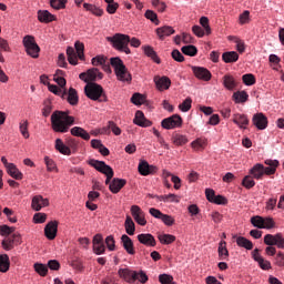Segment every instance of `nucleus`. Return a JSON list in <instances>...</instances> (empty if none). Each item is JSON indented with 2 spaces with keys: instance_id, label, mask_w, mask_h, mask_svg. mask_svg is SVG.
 <instances>
[{
  "instance_id": "26",
  "label": "nucleus",
  "mask_w": 284,
  "mask_h": 284,
  "mask_svg": "<svg viewBox=\"0 0 284 284\" xmlns=\"http://www.w3.org/2000/svg\"><path fill=\"white\" fill-rule=\"evenodd\" d=\"M64 100L68 101L70 105H79V93L77 92V89L70 88L67 90Z\"/></svg>"
},
{
  "instance_id": "60",
  "label": "nucleus",
  "mask_w": 284,
  "mask_h": 284,
  "mask_svg": "<svg viewBox=\"0 0 284 284\" xmlns=\"http://www.w3.org/2000/svg\"><path fill=\"white\" fill-rule=\"evenodd\" d=\"M200 24L204 28L205 34H212V28H210V19H207V17H202L200 19Z\"/></svg>"
},
{
  "instance_id": "59",
  "label": "nucleus",
  "mask_w": 284,
  "mask_h": 284,
  "mask_svg": "<svg viewBox=\"0 0 284 284\" xmlns=\"http://www.w3.org/2000/svg\"><path fill=\"white\" fill-rule=\"evenodd\" d=\"M144 102L145 97H143V94L141 93H134L131 98V103H133L134 105H143Z\"/></svg>"
},
{
  "instance_id": "29",
  "label": "nucleus",
  "mask_w": 284,
  "mask_h": 284,
  "mask_svg": "<svg viewBox=\"0 0 284 284\" xmlns=\"http://www.w3.org/2000/svg\"><path fill=\"white\" fill-rule=\"evenodd\" d=\"M153 199H158V201H162L163 203H180L181 199L179 195L171 193L166 195H154Z\"/></svg>"
},
{
  "instance_id": "3",
  "label": "nucleus",
  "mask_w": 284,
  "mask_h": 284,
  "mask_svg": "<svg viewBox=\"0 0 284 284\" xmlns=\"http://www.w3.org/2000/svg\"><path fill=\"white\" fill-rule=\"evenodd\" d=\"M106 41L109 43H112L113 48L115 50H119V52H124L125 54H130L132 51H130V36L123 34V33H115L113 37H108Z\"/></svg>"
},
{
  "instance_id": "63",
  "label": "nucleus",
  "mask_w": 284,
  "mask_h": 284,
  "mask_svg": "<svg viewBox=\"0 0 284 284\" xmlns=\"http://www.w3.org/2000/svg\"><path fill=\"white\" fill-rule=\"evenodd\" d=\"M14 232L13 226H8V225H0V236H10Z\"/></svg>"
},
{
  "instance_id": "51",
  "label": "nucleus",
  "mask_w": 284,
  "mask_h": 284,
  "mask_svg": "<svg viewBox=\"0 0 284 284\" xmlns=\"http://www.w3.org/2000/svg\"><path fill=\"white\" fill-rule=\"evenodd\" d=\"M242 185L246 190H252V187H254V185H256V182L254 181V178L252 175H246V176H244V179L242 181Z\"/></svg>"
},
{
  "instance_id": "43",
  "label": "nucleus",
  "mask_w": 284,
  "mask_h": 284,
  "mask_svg": "<svg viewBox=\"0 0 284 284\" xmlns=\"http://www.w3.org/2000/svg\"><path fill=\"white\" fill-rule=\"evenodd\" d=\"M158 239L162 245H172L176 241V236L172 234H160Z\"/></svg>"
},
{
  "instance_id": "7",
  "label": "nucleus",
  "mask_w": 284,
  "mask_h": 284,
  "mask_svg": "<svg viewBox=\"0 0 284 284\" xmlns=\"http://www.w3.org/2000/svg\"><path fill=\"white\" fill-rule=\"evenodd\" d=\"M89 165H91V168H94V170H97L101 174H104V176H108V174H114V170L112 169V166L105 164L103 161L90 160Z\"/></svg>"
},
{
  "instance_id": "44",
  "label": "nucleus",
  "mask_w": 284,
  "mask_h": 284,
  "mask_svg": "<svg viewBox=\"0 0 284 284\" xmlns=\"http://www.w3.org/2000/svg\"><path fill=\"white\" fill-rule=\"evenodd\" d=\"M250 99V95L245 91H237L233 93V100L235 103H245Z\"/></svg>"
},
{
  "instance_id": "35",
  "label": "nucleus",
  "mask_w": 284,
  "mask_h": 284,
  "mask_svg": "<svg viewBox=\"0 0 284 284\" xmlns=\"http://www.w3.org/2000/svg\"><path fill=\"white\" fill-rule=\"evenodd\" d=\"M124 227H125V232H126V234H129V236H134V232H136V226L134 225V221L132 220V217L130 215H128L125 219Z\"/></svg>"
},
{
  "instance_id": "5",
  "label": "nucleus",
  "mask_w": 284,
  "mask_h": 284,
  "mask_svg": "<svg viewBox=\"0 0 284 284\" xmlns=\"http://www.w3.org/2000/svg\"><path fill=\"white\" fill-rule=\"evenodd\" d=\"M84 94L88 99H91V101H99L103 97V87L94 82H89L84 87Z\"/></svg>"
},
{
  "instance_id": "58",
  "label": "nucleus",
  "mask_w": 284,
  "mask_h": 284,
  "mask_svg": "<svg viewBox=\"0 0 284 284\" xmlns=\"http://www.w3.org/2000/svg\"><path fill=\"white\" fill-rule=\"evenodd\" d=\"M244 85H254L256 83V78L252 73H246L242 77Z\"/></svg>"
},
{
  "instance_id": "54",
  "label": "nucleus",
  "mask_w": 284,
  "mask_h": 284,
  "mask_svg": "<svg viewBox=\"0 0 284 284\" xmlns=\"http://www.w3.org/2000/svg\"><path fill=\"white\" fill-rule=\"evenodd\" d=\"M144 17H145V19H149V21H151L155 26H159L160 21H159V16H156V12H154L152 10H146L144 13Z\"/></svg>"
},
{
  "instance_id": "46",
  "label": "nucleus",
  "mask_w": 284,
  "mask_h": 284,
  "mask_svg": "<svg viewBox=\"0 0 284 284\" xmlns=\"http://www.w3.org/2000/svg\"><path fill=\"white\" fill-rule=\"evenodd\" d=\"M181 50L186 57H196V54H199V49L192 44L184 45Z\"/></svg>"
},
{
  "instance_id": "39",
  "label": "nucleus",
  "mask_w": 284,
  "mask_h": 284,
  "mask_svg": "<svg viewBox=\"0 0 284 284\" xmlns=\"http://www.w3.org/2000/svg\"><path fill=\"white\" fill-rule=\"evenodd\" d=\"M223 85L226 88V90H234L236 88V80H234V77L226 74L223 77Z\"/></svg>"
},
{
  "instance_id": "38",
  "label": "nucleus",
  "mask_w": 284,
  "mask_h": 284,
  "mask_svg": "<svg viewBox=\"0 0 284 284\" xmlns=\"http://www.w3.org/2000/svg\"><path fill=\"white\" fill-rule=\"evenodd\" d=\"M236 244L239 245V247H244V250H253L254 248V243H252V241H250L243 236H239L236 239Z\"/></svg>"
},
{
  "instance_id": "33",
  "label": "nucleus",
  "mask_w": 284,
  "mask_h": 284,
  "mask_svg": "<svg viewBox=\"0 0 284 284\" xmlns=\"http://www.w3.org/2000/svg\"><path fill=\"white\" fill-rule=\"evenodd\" d=\"M253 179H256L260 181V179H263L264 173H263V164L257 163L255 164L248 172Z\"/></svg>"
},
{
  "instance_id": "50",
  "label": "nucleus",
  "mask_w": 284,
  "mask_h": 284,
  "mask_svg": "<svg viewBox=\"0 0 284 284\" xmlns=\"http://www.w3.org/2000/svg\"><path fill=\"white\" fill-rule=\"evenodd\" d=\"M205 145H207V141L202 138H199L191 143V148H193V150H197V151L203 150L205 148Z\"/></svg>"
},
{
  "instance_id": "8",
  "label": "nucleus",
  "mask_w": 284,
  "mask_h": 284,
  "mask_svg": "<svg viewBox=\"0 0 284 284\" xmlns=\"http://www.w3.org/2000/svg\"><path fill=\"white\" fill-rule=\"evenodd\" d=\"M1 245L3 250L10 252V250H14V245H21V235L19 233H13L11 236H7Z\"/></svg>"
},
{
  "instance_id": "64",
  "label": "nucleus",
  "mask_w": 284,
  "mask_h": 284,
  "mask_svg": "<svg viewBox=\"0 0 284 284\" xmlns=\"http://www.w3.org/2000/svg\"><path fill=\"white\" fill-rule=\"evenodd\" d=\"M159 282L161 284H174V277L172 275L161 274L159 275Z\"/></svg>"
},
{
  "instance_id": "23",
  "label": "nucleus",
  "mask_w": 284,
  "mask_h": 284,
  "mask_svg": "<svg viewBox=\"0 0 284 284\" xmlns=\"http://www.w3.org/2000/svg\"><path fill=\"white\" fill-rule=\"evenodd\" d=\"M233 123H235V125H239L241 130H245L247 128L246 125H250V119H247V115L245 114L235 113L233 115Z\"/></svg>"
},
{
  "instance_id": "55",
  "label": "nucleus",
  "mask_w": 284,
  "mask_h": 284,
  "mask_svg": "<svg viewBox=\"0 0 284 284\" xmlns=\"http://www.w3.org/2000/svg\"><path fill=\"white\" fill-rule=\"evenodd\" d=\"M28 120H22L19 124V130L23 138L30 139V132H28Z\"/></svg>"
},
{
  "instance_id": "18",
  "label": "nucleus",
  "mask_w": 284,
  "mask_h": 284,
  "mask_svg": "<svg viewBox=\"0 0 284 284\" xmlns=\"http://www.w3.org/2000/svg\"><path fill=\"white\" fill-rule=\"evenodd\" d=\"M265 166L263 165V174L266 176H272L273 174H276V168H278L280 163L278 160H265Z\"/></svg>"
},
{
  "instance_id": "4",
  "label": "nucleus",
  "mask_w": 284,
  "mask_h": 284,
  "mask_svg": "<svg viewBox=\"0 0 284 284\" xmlns=\"http://www.w3.org/2000/svg\"><path fill=\"white\" fill-rule=\"evenodd\" d=\"M22 43L29 57H32V59H39V52H41V48H39V44H37L33 36H26L22 40Z\"/></svg>"
},
{
  "instance_id": "6",
  "label": "nucleus",
  "mask_w": 284,
  "mask_h": 284,
  "mask_svg": "<svg viewBox=\"0 0 284 284\" xmlns=\"http://www.w3.org/2000/svg\"><path fill=\"white\" fill-rule=\"evenodd\" d=\"M183 125V118L179 114H173L161 121V126L164 130H175V128H181Z\"/></svg>"
},
{
  "instance_id": "25",
  "label": "nucleus",
  "mask_w": 284,
  "mask_h": 284,
  "mask_svg": "<svg viewBox=\"0 0 284 284\" xmlns=\"http://www.w3.org/2000/svg\"><path fill=\"white\" fill-rule=\"evenodd\" d=\"M220 261H230V251H227V242L221 241L217 248Z\"/></svg>"
},
{
  "instance_id": "52",
  "label": "nucleus",
  "mask_w": 284,
  "mask_h": 284,
  "mask_svg": "<svg viewBox=\"0 0 284 284\" xmlns=\"http://www.w3.org/2000/svg\"><path fill=\"white\" fill-rule=\"evenodd\" d=\"M278 237V233L273 235V234H266L264 236V244L268 245V246H274L277 244V239Z\"/></svg>"
},
{
  "instance_id": "61",
  "label": "nucleus",
  "mask_w": 284,
  "mask_h": 284,
  "mask_svg": "<svg viewBox=\"0 0 284 284\" xmlns=\"http://www.w3.org/2000/svg\"><path fill=\"white\" fill-rule=\"evenodd\" d=\"M151 3L153 8H156L158 12H163L168 8V4L161 0H152Z\"/></svg>"
},
{
  "instance_id": "56",
  "label": "nucleus",
  "mask_w": 284,
  "mask_h": 284,
  "mask_svg": "<svg viewBox=\"0 0 284 284\" xmlns=\"http://www.w3.org/2000/svg\"><path fill=\"white\" fill-rule=\"evenodd\" d=\"M181 112H190L192 110V98H186L181 104H179Z\"/></svg>"
},
{
  "instance_id": "13",
  "label": "nucleus",
  "mask_w": 284,
  "mask_h": 284,
  "mask_svg": "<svg viewBox=\"0 0 284 284\" xmlns=\"http://www.w3.org/2000/svg\"><path fill=\"white\" fill-rule=\"evenodd\" d=\"M48 205H50V200L44 199L41 195L33 196V199L31 201V207L36 212H41V209L42 207H48Z\"/></svg>"
},
{
  "instance_id": "2",
  "label": "nucleus",
  "mask_w": 284,
  "mask_h": 284,
  "mask_svg": "<svg viewBox=\"0 0 284 284\" xmlns=\"http://www.w3.org/2000/svg\"><path fill=\"white\" fill-rule=\"evenodd\" d=\"M110 64L114 68V72L118 81H122L123 83H132V74L128 71V67L123 64V60L121 58H111Z\"/></svg>"
},
{
  "instance_id": "19",
  "label": "nucleus",
  "mask_w": 284,
  "mask_h": 284,
  "mask_svg": "<svg viewBox=\"0 0 284 284\" xmlns=\"http://www.w3.org/2000/svg\"><path fill=\"white\" fill-rule=\"evenodd\" d=\"M252 121L257 130H265L267 128V116L263 113L254 114Z\"/></svg>"
},
{
  "instance_id": "1",
  "label": "nucleus",
  "mask_w": 284,
  "mask_h": 284,
  "mask_svg": "<svg viewBox=\"0 0 284 284\" xmlns=\"http://www.w3.org/2000/svg\"><path fill=\"white\" fill-rule=\"evenodd\" d=\"M72 125H74V116L70 115V112L54 111L51 114V128L53 132L65 134Z\"/></svg>"
},
{
  "instance_id": "36",
  "label": "nucleus",
  "mask_w": 284,
  "mask_h": 284,
  "mask_svg": "<svg viewBox=\"0 0 284 284\" xmlns=\"http://www.w3.org/2000/svg\"><path fill=\"white\" fill-rule=\"evenodd\" d=\"M7 172L9 175L12 176V179H16V181H21V179H23V173L19 171V169L17 168V165H14V163L9 165V168L7 169Z\"/></svg>"
},
{
  "instance_id": "48",
  "label": "nucleus",
  "mask_w": 284,
  "mask_h": 284,
  "mask_svg": "<svg viewBox=\"0 0 284 284\" xmlns=\"http://www.w3.org/2000/svg\"><path fill=\"white\" fill-rule=\"evenodd\" d=\"M74 48H75V52L78 54V58L80 59V61H83L85 59V53H83L84 50H85V45L83 44V42L77 41L74 43Z\"/></svg>"
},
{
  "instance_id": "21",
  "label": "nucleus",
  "mask_w": 284,
  "mask_h": 284,
  "mask_svg": "<svg viewBox=\"0 0 284 284\" xmlns=\"http://www.w3.org/2000/svg\"><path fill=\"white\" fill-rule=\"evenodd\" d=\"M121 243L125 252L129 253L131 256H134V254H136V251L134 250V242H132V239H130V236L123 234L121 236Z\"/></svg>"
},
{
  "instance_id": "28",
  "label": "nucleus",
  "mask_w": 284,
  "mask_h": 284,
  "mask_svg": "<svg viewBox=\"0 0 284 284\" xmlns=\"http://www.w3.org/2000/svg\"><path fill=\"white\" fill-rule=\"evenodd\" d=\"M142 50L145 57H149V59L153 60L154 63H158V64L161 63V58H159V54H156V51H154V48H152L151 45H144L142 47Z\"/></svg>"
},
{
  "instance_id": "17",
  "label": "nucleus",
  "mask_w": 284,
  "mask_h": 284,
  "mask_svg": "<svg viewBox=\"0 0 284 284\" xmlns=\"http://www.w3.org/2000/svg\"><path fill=\"white\" fill-rule=\"evenodd\" d=\"M138 241L142 245H146L148 247H156V240L154 235L150 233H141L138 235Z\"/></svg>"
},
{
  "instance_id": "20",
  "label": "nucleus",
  "mask_w": 284,
  "mask_h": 284,
  "mask_svg": "<svg viewBox=\"0 0 284 284\" xmlns=\"http://www.w3.org/2000/svg\"><path fill=\"white\" fill-rule=\"evenodd\" d=\"M133 123L135 125H139L140 128H150L152 125V121L145 118V114H143V111L135 112V118L133 120Z\"/></svg>"
},
{
  "instance_id": "11",
  "label": "nucleus",
  "mask_w": 284,
  "mask_h": 284,
  "mask_svg": "<svg viewBox=\"0 0 284 284\" xmlns=\"http://www.w3.org/2000/svg\"><path fill=\"white\" fill-rule=\"evenodd\" d=\"M59 231V222L51 221L44 227V236L49 241H54L57 239V232Z\"/></svg>"
},
{
  "instance_id": "40",
  "label": "nucleus",
  "mask_w": 284,
  "mask_h": 284,
  "mask_svg": "<svg viewBox=\"0 0 284 284\" xmlns=\"http://www.w3.org/2000/svg\"><path fill=\"white\" fill-rule=\"evenodd\" d=\"M87 77L89 82L97 81V79H103V73H101L99 69L92 68L87 71Z\"/></svg>"
},
{
  "instance_id": "31",
  "label": "nucleus",
  "mask_w": 284,
  "mask_h": 284,
  "mask_svg": "<svg viewBox=\"0 0 284 284\" xmlns=\"http://www.w3.org/2000/svg\"><path fill=\"white\" fill-rule=\"evenodd\" d=\"M48 90L61 99H65V97H68V89H61V87H58L57 84H48Z\"/></svg>"
},
{
  "instance_id": "24",
  "label": "nucleus",
  "mask_w": 284,
  "mask_h": 284,
  "mask_svg": "<svg viewBox=\"0 0 284 284\" xmlns=\"http://www.w3.org/2000/svg\"><path fill=\"white\" fill-rule=\"evenodd\" d=\"M154 83L158 88V90L163 91V90H170V85H172V81L168 77H155L154 78Z\"/></svg>"
},
{
  "instance_id": "16",
  "label": "nucleus",
  "mask_w": 284,
  "mask_h": 284,
  "mask_svg": "<svg viewBox=\"0 0 284 284\" xmlns=\"http://www.w3.org/2000/svg\"><path fill=\"white\" fill-rule=\"evenodd\" d=\"M126 183L128 181L125 179L114 178L109 185V190L112 194H119L125 187Z\"/></svg>"
},
{
  "instance_id": "22",
  "label": "nucleus",
  "mask_w": 284,
  "mask_h": 284,
  "mask_svg": "<svg viewBox=\"0 0 284 284\" xmlns=\"http://www.w3.org/2000/svg\"><path fill=\"white\" fill-rule=\"evenodd\" d=\"M38 21H40V23H52V21H57V16L50 13L48 10H39Z\"/></svg>"
},
{
  "instance_id": "62",
  "label": "nucleus",
  "mask_w": 284,
  "mask_h": 284,
  "mask_svg": "<svg viewBox=\"0 0 284 284\" xmlns=\"http://www.w3.org/2000/svg\"><path fill=\"white\" fill-rule=\"evenodd\" d=\"M105 245H106V247L110 252H114V250H116V244H115V241H114V236H112V235L106 236Z\"/></svg>"
},
{
  "instance_id": "27",
  "label": "nucleus",
  "mask_w": 284,
  "mask_h": 284,
  "mask_svg": "<svg viewBox=\"0 0 284 284\" xmlns=\"http://www.w3.org/2000/svg\"><path fill=\"white\" fill-rule=\"evenodd\" d=\"M174 32V28L170 26H164L156 29V34L161 41H163L165 37H172Z\"/></svg>"
},
{
  "instance_id": "42",
  "label": "nucleus",
  "mask_w": 284,
  "mask_h": 284,
  "mask_svg": "<svg viewBox=\"0 0 284 284\" xmlns=\"http://www.w3.org/2000/svg\"><path fill=\"white\" fill-rule=\"evenodd\" d=\"M83 8L87 9L92 14H94L95 17H103V9L94 4L83 3Z\"/></svg>"
},
{
  "instance_id": "53",
  "label": "nucleus",
  "mask_w": 284,
  "mask_h": 284,
  "mask_svg": "<svg viewBox=\"0 0 284 284\" xmlns=\"http://www.w3.org/2000/svg\"><path fill=\"white\" fill-rule=\"evenodd\" d=\"M68 0H50V6L53 10H64Z\"/></svg>"
},
{
  "instance_id": "9",
  "label": "nucleus",
  "mask_w": 284,
  "mask_h": 284,
  "mask_svg": "<svg viewBox=\"0 0 284 284\" xmlns=\"http://www.w3.org/2000/svg\"><path fill=\"white\" fill-rule=\"evenodd\" d=\"M131 214H132L135 223H138V225H142V226L148 225V221L145 220V212H143L141 206L132 205Z\"/></svg>"
},
{
  "instance_id": "37",
  "label": "nucleus",
  "mask_w": 284,
  "mask_h": 284,
  "mask_svg": "<svg viewBox=\"0 0 284 284\" xmlns=\"http://www.w3.org/2000/svg\"><path fill=\"white\" fill-rule=\"evenodd\" d=\"M190 140L187 139L186 135H183V134H180V133H175L173 136H172V143L174 145H178V146H182V145H185L187 144Z\"/></svg>"
},
{
  "instance_id": "49",
  "label": "nucleus",
  "mask_w": 284,
  "mask_h": 284,
  "mask_svg": "<svg viewBox=\"0 0 284 284\" xmlns=\"http://www.w3.org/2000/svg\"><path fill=\"white\" fill-rule=\"evenodd\" d=\"M33 268L39 274V276H48V265L42 263L33 264Z\"/></svg>"
},
{
  "instance_id": "10",
  "label": "nucleus",
  "mask_w": 284,
  "mask_h": 284,
  "mask_svg": "<svg viewBox=\"0 0 284 284\" xmlns=\"http://www.w3.org/2000/svg\"><path fill=\"white\" fill-rule=\"evenodd\" d=\"M158 168L154 165H150L148 161L141 160L138 166V171L140 172L141 176H150V174H156Z\"/></svg>"
},
{
  "instance_id": "34",
  "label": "nucleus",
  "mask_w": 284,
  "mask_h": 284,
  "mask_svg": "<svg viewBox=\"0 0 284 284\" xmlns=\"http://www.w3.org/2000/svg\"><path fill=\"white\" fill-rule=\"evenodd\" d=\"M224 63H236L239 61V53L236 51H226L222 54Z\"/></svg>"
},
{
  "instance_id": "47",
  "label": "nucleus",
  "mask_w": 284,
  "mask_h": 284,
  "mask_svg": "<svg viewBox=\"0 0 284 284\" xmlns=\"http://www.w3.org/2000/svg\"><path fill=\"white\" fill-rule=\"evenodd\" d=\"M67 55H68V61L71 65H77L79 63L77 60V51H74V48L68 47Z\"/></svg>"
},
{
  "instance_id": "15",
  "label": "nucleus",
  "mask_w": 284,
  "mask_h": 284,
  "mask_svg": "<svg viewBox=\"0 0 284 284\" xmlns=\"http://www.w3.org/2000/svg\"><path fill=\"white\" fill-rule=\"evenodd\" d=\"M192 71L196 79H200L201 81H210V79H212V73L206 68L192 67Z\"/></svg>"
},
{
  "instance_id": "14",
  "label": "nucleus",
  "mask_w": 284,
  "mask_h": 284,
  "mask_svg": "<svg viewBox=\"0 0 284 284\" xmlns=\"http://www.w3.org/2000/svg\"><path fill=\"white\" fill-rule=\"evenodd\" d=\"M93 252L101 255L105 253V243L103 242V235L97 234L93 237Z\"/></svg>"
},
{
  "instance_id": "41",
  "label": "nucleus",
  "mask_w": 284,
  "mask_h": 284,
  "mask_svg": "<svg viewBox=\"0 0 284 284\" xmlns=\"http://www.w3.org/2000/svg\"><path fill=\"white\" fill-rule=\"evenodd\" d=\"M10 270V257L8 254L0 255V272L6 273Z\"/></svg>"
},
{
  "instance_id": "30",
  "label": "nucleus",
  "mask_w": 284,
  "mask_h": 284,
  "mask_svg": "<svg viewBox=\"0 0 284 284\" xmlns=\"http://www.w3.org/2000/svg\"><path fill=\"white\" fill-rule=\"evenodd\" d=\"M72 136H79L80 139H83V141H90V133L85 131V129L81 126H73L71 129Z\"/></svg>"
},
{
  "instance_id": "32",
  "label": "nucleus",
  "mask_w": 284,
  "mask_h": 284,
  "mask_svg": "<svg viewBox=\"0 0 284 284\" xmlns=\"http://www.w3.org/2000/svg\"><path fill=\"white\" fill-rule=\"evenodd\" d=\"M55 150H58V152H60V154H64L67 156H70V154H72V150H70V146H68L63 143L62 139L55 140Z\"/></svg>"
},
{
  "instance_id": "57",
  "label": "nucleus",
  "mask_w": 284,
  "mask_h": 284,
  "mask_svg": "<svg viewBox=\"0 0 284 284\" xmlns=\"http://www.w3.org/2000/svg\"><path fill=\"white\" fill-rule=\"evenodd\" d=\"M105 3H108L106 6V12L109 14H114L116 12V10H119V4L116 2H114V0H104Z\"/></svg>"
},
{
  "instance_id": "45",
  "label": "nucleus",
  "mask_w": 284,
  "mask_h": 284,
  "mask_svg": "<svg viewBox=\"0 0 284 284\" xmlns=\"http://www.w3.org/2000/svg\"><path fill=\"white\" fill-rule=\"evenodd\" d=\"M251 223L254 227H257L258 230H263L265 227V217L261 215H255L251 217Z\"/></svg>"
},
{
  "instance_id": "12",
  "label": "nucleus",
  "mask_w": 284,
  "mask_h": 284,
  "mask_svg": "<svg viewBox=\"0 0 284 284\" xmlns=\"http://www.w3.org/2000/svg\"><path fill=\"white\" fill-rule=\"evenodd\" d=\"M120 278H124L126 283H134L139 278V273L130 268H120L118 271Z\"/></svg>"
}]
</instances>
